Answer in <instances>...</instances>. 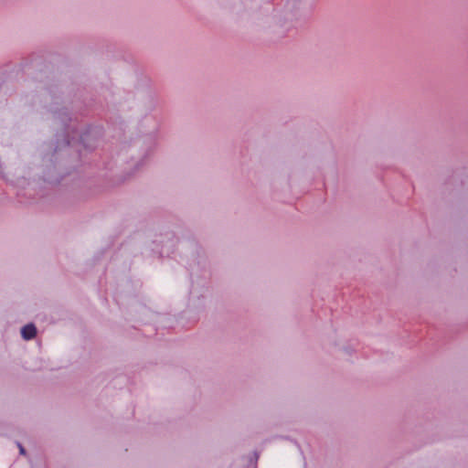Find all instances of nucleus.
Instances as JSON below:
<instances>
[{
    "mask_svg": "<svg viewBox=\"0 0 468 468\" xmlns=\"http://www.w3.org/2000/svg\"><path fill=\"white\" fill-rule=\"evenodd\" d=\"M37 328L34 324H29L25 325L21 330L22 337L26 340H30L36 336Z\"/></svg>",
    "mask_w": 468,
    "mask_h": 468,
    "instance_id": "obj_1",
    "label": "nucleus"
},
{
    "mask_svg": "<svg viewBox=\"0 0 468 468\" xmlns=\"http://www.w3.org/2000/svg\"><path fill=\"white\" fill-rule=\"evenodd\" d=\"M18 447H19L20 453L25 454V452H26L25 448L21 444H18Z\"/></svg>",
    "mask_w": 468,
    "mask_h": 468,
    "instance_id": "obj_2",
    "label": "nucleus"
}]
</instances>
